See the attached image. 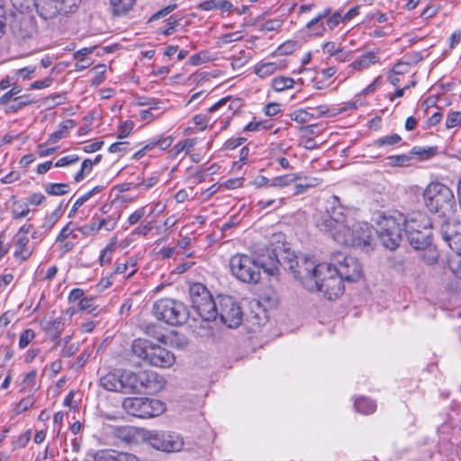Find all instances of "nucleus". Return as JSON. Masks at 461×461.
Returning <instances> with one entry per match:
<instances>
[{"label":"nucleus","mask_w":461,"mask_h":461,"mask_svg":"<svg viewBox=\"0 0 461 461\" xmlns=\"http://www.w3.org/2000/svg\"><path fill=\"white\" fill-rule=\"evenodd\" d=\"M335 270L334 264L330 260V263H319L315 265V267L311 275V279L314 283L313 287L305 286V288L311 292L318 291L321 287V283H325V279L330 276Z\"/></svg>","instance_id":"obj_20"},{"label":"nucleus","mask_w":461,"mask_h":461,"mask_svg":"<svg viewBox=\"0 0 461 461\" xmlns=\"http://www.w3.org/2000/svg\"><path fill=\"white\" fill-rule=\"evenodd\" d=\"M318 291L321 292L329 300L337 299L343 294V279L336 269L325 279V283H321V287Z\"/></svg>","instance_id":"obj_17"},{"label":"nucleus","mask_w":461,"mask_h":461,"mask_svg":"<svg viewBox=\"0 0 461 461\" xmlns=\"http://www.w3.org/2000/svg\"><path fill=\"white\" fill-rule=\"evenodd\" d=\"M354 406L357 411L363 414L373 413L376 409V403L366 397L357 398Z\"/></svg>","instance_id":"obj_37"},{"label":"nucleus","mask_w":461,"mask_h":461,"mask_svg":"<svg viewBox=\"0 0 461 461\" xmlns=\"http://www.w3.org/2000/svg\"><path fill=\"white\" fill-rule=\"evenodd\" d=\"M122 371L117 369L103 375L99 381L100 385L107 391L118 393L119 377L122 375Z\"/></svg>","instance_id":"obj_31"},{"label":"nucleus","mask_w":461,"mask_h":461,"mask_svg":"<svg viewBox=\"0 0 461 461\" xmlns=\"http://www.w3.org/2000/svg\"><path fill=\"white\" fill-rule=\"evenodd\" d=\"M159 107L155 106L151 108H147L145 110H141L140 112V117L142 121L151 122L161 116L162 112L158 111Z\"/></svg>","instance_id":"obj_53"},{"label":"nucleus","mask_w":461,"mask_h":461,"mask_svg":"<svg viewBox=\"0 0 461 461\" xmlns=\"http://www.w3.org/2000/svg\"><path fill=\"white\" fill-rule=\"evenodd\" d=\"M404 215L396 212L393 215L384 217L379 222L376 231L383 246L390 250L395 249L402 240Z\"/></svg>","instance_id":"obj_7"},{"label":"nucleus","mask_w":461,"mask_h":461,"mask_svg":"<svg viewBox=\"0 0 461 461\" xmlns=\"http://www.w3.org/2000/svg\"><path fill=\"white\" fill-rule=\"evenodd\" d=\"M289 117L292 121H294L298 123H306L310 122L312 118V114L311 110L309 109H297L292 112L289 114Z\"/></svg>","instance_id":"obj_43"},{"label":"nucleus","mask_w":461,"mask_h":461,"mask_svg":"<svg viewBox=\"0 0 461 461\" xmlns=\"http://www.w3.org/2000/svg\"><path fill=\"white\" fill-rule=\"evenodd\" d=\"M386 165L390 167H410L412 165V157L407 154L389 156Z\"/></svg>","instance_id":"obj_38"},{"label":"nucleus","mask_w":461,"mask_h":461,"mask_svg":"<svg viewBox=\"0 0 461 461\" xmlns=\"http://www.w3.org/2000/svg\"><path fill=\"white\" fill-rule=\"evenodd\" d=\"M40 388V385L37 384V370L32 369L28 372L21 384V392L34 393Z\"/></svg>","instance_id":"obj_33"},{"label":"nucleus","mask_w":461,"mask_h":461,"mask_svg":"<svg viewBox=\"0 0 461 461\" xmlns=\"http://www.w3.org/2000/svg\"><path fill=\"white\" fill-rule=\"evenodd\" d=\"M133 127L134 123L131 121H125L122 122L118 127L117 138H127L131 133Z\"/></svg>","instance_id":"obj_63"},{"label":"nucleus","mask_w":461,"mask_h":461,"mask_svg":"<svg viewBox=\"0 0 461 461\" xmlns=\"http://www.w3.org/2000/svg\"><path fill=\"white\" fill-rule=\"evenodd\" d=\"M296 178L297 177L294 174L279 176L271 180L269 186L280 188L285 187L294 183L296 180Z\"/></svg>","instance_id":"obj_47"},{"label":"nucleus","mask_w":461,"mask_h":461,"mask_svg":"<svg viewBox=\"0 0 461 461\" xmlns=\"http://www.w3.org/2000/svg\"><path fill=\"white\" fill-rule=\"evenodd\" d=\"M189 293L193 308L202 320L211 321L218 317V303L214 302L203 285L200 283L192 285Z\"/></svg>","instance_id":"obj_5"},{"label":"nucleus","mask_w":461,"mask_h":461,"mask_svg":"<svg viewBox=\"0 0 461 461\" xmlns=\"http://www.w3.org/2000/svg\"><path fill=\"white\" fill-rule=\"evenodd\" d=\"M405 232L410 244L415 249H425L431 244V230H420L413 229L411 225H407Z\"/></svg>","instance_id":"obj_19"},{"label":"nucleus","mask_w":461,"mask_h":461,"mask_svg":"<svg viewBox=\"0 0 461 461\" xmlns=\"http://www.w3.org/2000/svg\"><path fill=\"white\" fill-rule=\"evenodd\" d=\"M379 62V58L373 51L364 53L361 57L355 59L348 68L353 71H362L368 68L371 65Z\"/></svg>","instance_id":"obj_28"},{"label":"nucleus","mask_w":461,"mask_h":461,"mask_svg":"<svg viewBox=\"0 0 461 461\" xmlns=\"http://www.w3.org/2000/svg\"><path fill=\"white\" fill-rule=\"evenodd\" d=\"M106 65L105 64H98L95 66L91 73L93 74L91 85L92 86H99L104 80V74L106 72Z\"/></svg>","instance_id":"obj_45"},{"label":"nucleus","mask_w":461,"mask_h":461,"mask_svg":"<svg viewBox=\"0 0 461 461\" xmlns=\"http://www.w3.org/2000/svg\"><path fill=\"white\" fill-rule=\"evenodd\" d=\"M404 227L411 225L413 229L420 230H431L432 223L429 217L421 212H413L408 217H404Z\"/></svg>","instance_id":"obj_23"},{"label":"nucleus","mask_w":461,"mask_h":461,"mask_svg":"<svg viewBox=\"0 0 461 461\" xmlns=\"http://www.w3.org/2000/svg\"><path fill=\"white\" fill-rule=\"evenodd\" d=\"M424 204L431 212L445 216L452 211L455 197L451 189L439 182H431L423 191Z\"/></svg>","instance_id":"obj_3"},{"label":"nucleus","mask_w":461,"mask_h":461,"mask_svg":"<svg viewBox=\"0 0 461 461\" xmlns=\"http://www.w3.org/2000/svg\"><path fill=\"white\" fill-rule=\"evenodd\" d=\"M93 457L94 461H140L133 454L111 448L97 450Z\"/></svg>","instance_id":"obj_21"},{"label":"nucleus","mask_w":461,"mask_h":461,"mask_svg":"<svg viewBox=\"0 0 461 461\" xmlns=\"http://www.w3.org/2000/svg\"><path fill=\"white\" fill-rule=\"evenodd\" d=\"M41 325L42 330L53 339H58L61 335L65 327L62 317L43 320Z\"/></svg>","instance_id":"obj_25"},{"label":"nucleus","mask_w":461,"mask_h":461,"mask_svg":"<svg viewBox=\"0 0 461 461\" xmlns=\"http://www.w3.org/2000/svg\"><path fill=\"white\" fill-rule=\"evenodd\" d=\"M35 70H36V66H28V67H24L23 68L15 70L14 76L15 79H17V82L19 81L20 78L23 80H27L32 77V76L35 72Z\"/></svg>","instance_id":"obj_60"},{"label":"nucleus","mask_w":461,"mask_h":461,"mask_svg":"<svg viewBox=\"0 0 461 461\" xmlns=\"http://www.w3.org/2000/svg\"><path fill=\"white\" fill-rule=\"evenodd\" d=\"M218 316L229 328H237L241 324L243 312L239 303L229 295L218 296Z\"/></svg>","instance_id":"obj_13"},{"label":"nucleus","mask_w":461,"mask_h":461,"mask_svg":"<svg viewBox=\"0 0 461 461\" xmlns=\"http://www.w3.org/2000/svg\"><path fill=\"white\" fill-rule=\"evenodd\" d=\"M419 250H423L420 258L427 265H434L438 262V252L435 247L429 245L425 249H420Z\"/></svg>","instance_id":"obj_41"},{"label":"nucleus","mask_w":461,"mask_h":461,"mask_svg":"<svg viewBox=\"0 0 461 461\" xmlns=\"http://www.w3.org/2000/svg\"><path fill=\"white\" fill-rule=\"evenodd\" d=\"M30 212L29 204L14 202L12 209V216L14 219L18 220L25 218Z\"/></svg>","instance_id":"obj_49"},{"label":"nucleus","mask_w":461,"mask_h":461,"mask_svg":"<svg viewBox=\"0 0 461 461\" xmlns=\"http://www.w3.org/2000/svg\"><path fill=\"white\" fill-rule=\"evenodd\" d=\"M259 264L266 272L270 275H274L278 268L280 260L274 250H267V258H265L264 256H262L259 258Z\"/></svg>","instance_id":"obj_34"},{"label":"nucleus","mask_w":461,"mask_h":461,"mask_svg":"<svg viewBox=\"0 0 461 461\" xmlns=\"http://www.w3.org/2000/svg\"><path fill=\"white\" fill-rule=\"evenodd\" d=\"M131 351L140 359L160 368L170 367L176 361V357L171 351L146 339H134Z\"/></svg>","instance_id":"obj_2"},{"label":"nucleus","mask_w":461,"mask_h":461,"mask_svg":"<svg viewBox=\"0 0 461 461\" xmlns=\"http://www.w3.org/2000/svg\"><path fill=\"white\" fill-rule=\"evenodd\" d=\"M36 333L32 329L24 330L19 338V348L23 349L35 339Z\"/></svg>","instance_id":"obj_52"},{"label":"nucleus","mask_w":461,"mask_h":461,"mask_svg":"<svg viewBox=\"0 0 461 461\" xmlns=\"http://www.w3.org/2000/svg\"><path fill=\"white\" fill-rule=\"evenodd\" d=\"M77 230L85 238L95 237L99 233L93 219L88 223L77 227Z\"/></svg>","instance_id":"obj_54"},{"label":"nucleus","mask_w":461,"mask_h":461,"mask_svg":"<svg viewBox=\"0 0 461 461\" xmlns=\"http://www.w3.org/2000/svg\"><path fill=\"white\" fill-rule=\"evenodd\" d=\"M373 231V227L367 222H359L352 226L348 222L338 225L327 232L341 246L369 249L372 246Z\"/></svg>","instance_id":"obj_1"},{"label":"nucleus","mask_w":461,"mask_h":461,"mask_svg":"<svg viewBox=\"0 0 461 461\" xmlns=\"http://www.w3.org/2000/svg\"><path fill=\"white\" fill-rule=\"evenodd\" d=\"M240 99L221 98L209 108L210 113L225 112L231 113V116L240 108Z\"/></svg>","instance_id":"obj_26"},{"label":"nucleus","mask_w":461,"mask_h":461,"mask_svg":"<svg viewBox=\"0 0 461 461\" xmlns=\"http://www.w3.org/2000/svg\"><path fill=\"white\" fill-rule=\"evenodd\" d=\"M461 125V112L451 111L446 118V128L453 129Z\"/></svg>","instance_id":"obj_58"},{"label":"nucleus","mask_w":461,"mask_h":461,"mask_svg":"<svg viewBox=\"0 0 461 461\" xmlns=\"http://www.w3.org/2000/svg\"><path fill=\"white\" fill-rule=\"evenodd\" d=\"M156 318L168 325L179 326L189 318V311L184 303L173 298H161L153 304Z\"/></svg>","instance_id":"obj_4"},{"label":"nucleus","mask_w":461,"mask_h":461,"mask_svg":"<svg viewBox=\"0 0 461 461\" xmlns=\"http://www.w3.org/2000/svg\"><path fill=\"white\" fill-rule=\"evenodd\" d=\"M330 14V8H324L320 14H318L314 18L310 20L306 23V30L310 35L312 36H322L326 32V26L323 20L328 17Z\"/></svg>","instance_id":"obj_22"},{"label":"nucleus","mask_w":461,"mask_h":461,"mask_svg":"<svg viewBox=\"0 0 461 461\" xmlns=\"http://www.w3.org/2000/svg\"><path fill=\"white\" fill-rule=\"evenodd\" d=\"M348 222L345 209L338 204L328 208L326 213L317 221L316 224L321 231H328L338 225H343Z\"/></svg>","instance_id":"obj_16"},{"label":"nucleus","mask_w":461,"mask_h":461,"mask_svg":"<svg viewBox=\"0 0 461 461\" xmlns=\"http://www.w3.org/2000/svg\"><path fill=\"white\" fill-rule=\"evenodd\" d=\"M440 232L448 247L461 256V222L447 220L441 225Z\"/></svg>","instance_id":"obj_15"},{"label":"nucleus","mask_w":461,"mask_h":461,"mask_svg":"<svg viewBox=\"0 0 461 461\" xmlns=\"http://www.w3.org/2000/svg\"><path fill=\"white\" fill-rule=\"evenodd\" d=\"M330 260L343 281L357 282L361 278L362 266L356 258L337 252Z\"/></svg>","instance_id":"obj_12"},{"label":"nucleus","mask_w":461,"mask_h":461,"mask_svg":"<svg viewBox=\"0 0 461 461\" xmlns=\"http://www.w3.org/2000/svg\"><path fill=\"white\" fill-rule=\"evenodd\" d=\"M14 35L21 40L35 39L40 35V29L33 15L20 12L11 25Z\"/></svg>","instance_id":"obj_14"},{"label":"nucleus","mask_w":461,"mask_h":461,"mask_svg":"<svg viewBox=\"0 0 461 461\" xmlns=\"http://www.w3.org/2000/svg\"><path fill=\"white\" fill-rule=\"evenodd\" d=\"M216 113L207 112L206 114H197L193 118L194 122L196 125H200L202 130L205 129L208 124L211 122L212 124H215L218 122V119L215 116Z\"/></svg>","instance_id":"obj_42"},{"label":"nucleus","mask_w":461,"mask_h":461,"mask_svg":"<svg viewBox=\"0 0 461 461\" xmlns=\"http://www.w3.org/2000/svg\"><path fill=\"white\" fill-rule=\"evenodd\" d=\"M61 215V209L60 206H59L50 215L45 217L41 227L42 230H44V233H48L52 230V228L60 219Z\"/></svg>","instance_id":"obj_39"},{"label":"nucleus","mask_w":461,"mask_h":461,"mask_svg":"<svg viewBox=\"0 0 461 461\" xmlns=\"http://www.w3.org/2000/svg\"><path fill=\"white\" fill-rule=\"evenodd\" d=\"M147 212V206H141L136 209L133 212H131L127 221L130 225H135L137 224L146 214Z\"/></svg>","instance_id":"obj_64"},{"label":"nucleus","mask_w":461,"mask_h":461,"mask_svg":"<svg viewBox=\"0 0 461 461\" xmlns=\"http://www.w3.org/2000/svg\"><path fill=\"white\" fill-rule=\"evenodd\" d=\"M401 141L402 137L397 133H393L377 139L376 140H375L374 145L377 147L393 146L400 143Z\"/></svg>","instance_id":"obj_48"},{"label":"nucleus","mask_w":461,"mask_h":461,"mask_svg":"<svg viewBox=\"0 0 461 461\" xmlns=\"http://www.w3.org/2000/svg\"><path fill=\"white\" fill-rule=\"evenodd\" d=\"M22 92V87L15 85L9 91L4 94L0 97V104L8 105L10 103L14 101V97H18V95Z\"/></svg>","instance_id":"obj_51"},{"label":"nucleus","mask_w":461,"mask_h":461,"mask_svg":"<svg viewBox=\"0 0 461 461\" xmlns=\"http://www.w3.org/2000/svg\"><path fill=\"white\" fill-rule=\"evenodd\" d=\"M146 440L152 447L167 453L178 452L185 445L183 437L171 431H149Z\"/></svg>","instance_id":"obj_10"},{"label":"nucleus","mask_w":461,"mask_h":461,"mask_svg":"<svg viewBox=\"0 0 461 461\" xmlns=\"http://www.w3.org/2000/svg\"><path fill=\"white\" fill-rule=\"evenodd\" d=\"M92 219L99 232L101 230H104L106 231L113 230L116 228L119 217H116L114 215H109L104 218H97L95 216Z\"/></svg>","instance_id":"obj_35"},{"label":"nucleus","mask_w":461,"mask_h":461,"mask_svg":"<svg viewBox=\"0 0 461 461\" xmlns=\"http://www.w3.org/2000/svg\"><path fill=\"white\" fill-rule=\"evenodd\" d=\"M44 189L50 195H63L69 192L70 187L65 183H51L46 185Z\"/></svg>","instance_id":"obj_40"},{"label":"nucleus","mask_w":461,"mask_h":461,"mask_svg":"<svg viewBox=\"0 0 461 461\" xmlns=\"http://www.w3.org/2000/svg\"><path fill=\"white\" fill-rule=\"evenodd\" d=\"M32 437V430L27 429L24 433L18 436L13 440L14 448H23L27 446Z\"/></svg>","instance_id":"obj_61"},{"label":"nucleus","mask_w":461,"mask_h":461,"mask_svg":"<svg viewBox=\"0 0 461 461\" xmlns=\"http://www.w3.org/2000/svg\"><path fill=\"white\" fill-rule=\"evenodd\" d=\"M295 83V80L290 77L280 76L272 79L271 86L276 92H283L294 88Z\"/></svg>","instance_id":"obj_36"},{"label":"nucleus","mask_w":461,"mask_h":461,"mask_svg":"<svg viewBox=\"0 0 461 461\" xmlns=\"http://www.w3.org/2000/svg\"><path fill=\"white\" fill-rule=\"evenodd\" d=\"M122 408L129 415L141 419L157 417L166 411L163 402L146 397L125 398Z\"/></svg>","instance_id":"obj_6"},{"label":"nucleus","mask_w":461,"mask_h":461,"mask_svg":"<svg viewBox=\"0 0 461 461\" xmlns=\"http://www.w3.org/2000/svg\"><path fill=\"white\" fill-rule=\"evenodd\" d=\"M325 19L327 27L330 31L334 30L341 23H344L342 13L339 10L333 13L330 12V15H328V17H326Z\"/></svg>","instance_id":"obj_55"},{"label":"nucleus","mask_w":461,"mask_h":461,"mask_svg":"<svg viewBox=\"0 0 461 461\" xmlns=\"http://www.w3.org/2000/svg\"><path fill=\"white\" fill-rule=\"evenodd\" d=\"M196 138L185 139L176 143L168 153L172 158H176L182 152H185V155H188L194 150V148L196 145Z\"/></svg>","instance_id":"obj_30"},{"label":"nucleus","mask_w":461,"mask_h":461,"mask_svg":"<svg viewBox=\"0 0 461 461\" xmlns=\"http://www.w3.org/2000/svg\"><path fill=\"white\" fill-rule=\"evenodd\" d=\"M93 162L91 159L86 158L82 162L81 168L74 176L76 182H80L84 179L85 176L92 171Z\"/></svg>","instance_id":"obj_57"},{"label":"nucleus","mask_w":461,"mask_h":461,"mask_svg":"<svg viewBox=\"0 0 461 461\" xmlns=\"http://www.w3.org/2000/svg\"><path fill=\"white\" fill-rule=\"evenodd\" d=\"M75 230H77L76 225L72 221H69L66 226H64L62 228L60 232L57 236L56 240H55L56 243H63L69 237H72L73 239H77V234L74 233Z\"/></svg>","instance_id":"obj_44"},{"label":"nucleus","mask_w":461,"mask_h":461,"mask_svg":"<svg viewBox=\"0 0 461 461\" xmlns=\"http://www.w3.org/2000/svg\"><path fill=\"white\" fill-rule=\"evenodd\" d=\"M118 393H137V378L136 373L130 370L122 371L119 377Z\"/></svg>","instance_id":"obj_24"},{"label":"nucleus","mask_w":461,"mask_h":461,"mask_svg":"<svg viewBox=\"0 0 461 461\" xmlns=\"http://www.w3.org/2000/svg\"><path fill=\"white\" fill-rule=\"evenodd\" d=\"M285 65L283 61L278 62H264L261 61L255 65L254 73L261 78L273 75L277 70H283Z\"/></svg>","instance_id":"obj_27"},{"label":"nucleus","mask_w":461,"mask_h":461,"mask_svg":"<svg viewBox=\"0 0 461 461\" xmlns=\"http://www.w3.org/2000/svg\"><path fill=\"white\" fill-rule=\"evenodd\" d=\"M35 398L33 396V393H29L28 396L23 398L16 405V408H15V412L17 414H20L25 411H27L28 409H30L31 407L33 406V404L35 403Z\"/></svg>","instance_id":"obj_56"},{"label":"nucleus","mask_w":461,"mask_h":461,"mask_svg":"<svg viewBox=\"0 0 461 461\" xmlns=\"http://www.w3.org/2000/svg\"><path fill=\"white\" fill-rule=\"evenodd\" d=\"M138 262L139 258L137 256H132L129 258L125 262L116 261L114 274L122 275L126 273L127 270L130 269L131 271L127 276V278H130L137 272Z\"/></svg>","instance_id":"obj_32"},{"label":"nucleus","mask_w":461,"mask_h":461,"mask_svg":"<svg viewBox=\"0 0 461 461\" xmlns=\"http://www.w3.org/2000/svg\"><path fill=\"white\" fill-rule=\"evenodd\" d=\"M283 264L294 273L295 278L300 280L304 287H313L314 283H312L311 279V275H312L316 263L312 259L303 255H293V257L290 258V254L288 253L287 256L284 258Z\"/></svg>","instance_id":"obj_11"},{"label":"nucleus","mask_w":461,"mask_h":461,"mask_svg":"<svg viewBox=\"0 0 461 461\" xmlns=\"http://www.w3.org/2000/svg\"><path fill=\"white\" fill-rule=\"evenodd\" d=\"M78 309L80 311H86L89 313L95 314L96 307L95 306V298L85 296L78 303Z\"/></svg>","instance_id":"obj_62"},{"label":"nucleus","mask_w":461,"mask_h":461,"mask_svg":"<svg viewBox=\"0 0 461 461\" xmlns=\"http://www.w3.org/2000/svg\"><path fill=\"white\" fill-rule=\"evenodd\" d=\"M231 274L244 283H258L260 271L258 263L249 256L237 254L230 260Z\"/></svg>","instance_id":"obj_8"},{"label":"nucleus","mask_w":461,"mask_h":461,"mask_svg":"<svg viewBox=\"0 0 461 461\" xmlns=\"http://www.w3.org/2000/svg\"><path fill=\"white\" fill-rule=\"evenodd\" d=\"M146 206L149 209V216H158L167 209V204L161 201L152 202Z\"/></svg>","instance_id":"obj_59"},{"label":"nucleus","mask_w":461,"mask_h":461,"mask_svg":"<svg viewBox=\"0 0 461 461\" xmlns=\"http://www.w3.org/2000/svg\"><path fill=\"white\" fill-rule=\"evenodd\" d=\"M137 393L148 390L149 393H156L164 385V380L155 372H141L136 374Z\"/></svg>","instance_id":"obj_18"},{"label":"nucleus","mask_w":461,"mask_h":461,"mask_svg":"<svg viewBox=\"0 0 461 461\" xmlns=\"http://www.w3.org/2000/svg\"><path fill=\"white\" fill-rule=\"evenodd\" d=\"M115 249V243L110 242L104 248L99 256V263L101 266H104L112 261V256Z\"/></svg>","instance_id":"obj_50"},{"label":"nucleus","mask_w":461,"mask_h":461,"mask_svg":"<svg viewBox=\"0 0 461 461\" xmlns=\"http://www.w3.org/2000/svg\"><path fill=\"white\" fill-rule=\"evenodd\" d=\"M33 103L32 99L30 98L29 95H19L18 97H14V101L13 104H9L8 110L10 112H17L22 110L23 108L32 104Z\"/></svg>","instance_id":"obj_46"},{"label":"nucleus","mask_w":461,"mask_h":461,"mask_svg":"<svg viewBox=\"0 0 461 461\" xmlns=\"http://www.w3.org/2000/svg\"><path fill=\"white\" fill-rule=\"evenodd\" d=\"M82 0H38L37 13L44 20L75 13Z\"/></svg>","instance_id":"obj_9"},{"label":"nucleus","mask_w":461,"mask_h":461,"mask_svg":"<svg viewBox=\"0 0 461 461\" xmlns=\"http://www.w3.org/2000/svg\"><path fill=\"white\" fill-rule=\"evenodd\" d=\"M32 249L29 246L28 236L16 237L14 242V257L17 259L25 261L32 255Z\"/></svg>","instance_id":"obj_29"}]
</instances>
